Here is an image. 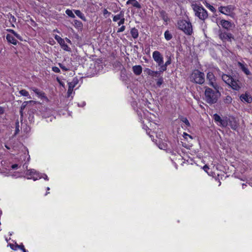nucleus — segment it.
<instances>
[{"instance_id": "nucleus-30", "label": "nucleus", "mask_w": 252, "mask_h": 252, "mask_svg": "<svg viewBox=\"0 0 252 252\" xmlns=\"http://www.w3.org/2000/svg\"><path fill=\"white\" fill-rule=\"evenodd\" d=\"M181 121L182 122H183L184 123H185L186 126L187 127H189L190 126V123H189V120L187 119V118H186L185 117H182L181 118Z\"/></svg>"}, {"instance_id": "nucleus-35", "label": "nucleus", "mask_w": 252, "mask_h": 252, "mask_svg": "<svg viewBox=\"0 0 252 252\" xmlns=\"http://www.w3.org/2000/svg\"><path fill=\"white\" fill-rule=\"evenodd\" d=\"M38 177H39L38 179H41V178H43L44 179H45L46 180H48V176H47V175H46L45 174L39 173Z\"/></svg>"}, {"instance_id": "nucleus-43", "label": "nucleus", "mask_w": 252, "mask_h": 252, "mask_svg": "<svg viewBox=\"0 0 252 252\" xmlns=\"http://www.w3.org/2000/svg\"><path fill=\"white\" fill-rule=\"evenodd\" d=\"M125 22V18L123 17L120 20V21L118 23V25L119 26L123 25Z\"/></svg>"}, {"instance_id": "nucleus-28", "label": "nucleus", "mask_w": 252, "mask_h": 252, "mask_svg": "<svg viewBox=\"0 0 252 252\" xmlns=\"http://www.w3.org/2000/svg\"><path fill=\"white\" fill-rule=\"evenodd\" d=\"M19 93L21 95L24 96H27L29 98H31V96L29 95V93L28 91H27L26 90H22L19 92Z\"/></svg>"}, {"instance_id": "nucleus-34", "label": "nucleus", "mask_w": 252, "mask_h": 252, "mask_svg": "<svg viewBox=\"0 0 252 252\" xmlns=\"http://www.w3.org/2000/svg\"><path fill=\"white\" fill-rule=\"evenodd\" d=\"M206 6L207 8H208L212 12H214L216 11L215 7L213 6L210 5V4L207 3L206 4Z\"/></svg>"}, {"instance_id": "nucleus-15", "label": "nucleus", "mask_w": 252, "mask_h": 252, "mask_svg": "<svg viewBox=\"0 0 252 252\" xmlns=\"http://www.w3.org/2000/svg\"><path fill=\"white\" fill-rule=\"evenodd\" d=\"M32 90L40 97L48 100L47 97L45 96V93L39 91L37 89L33 88Z\"/></svg>"}, {"instance_id": "nucleus-10", "label": "nucleus", "mask_w": 252, "mask_h": 252, "mask_svg": "<svg viewBox=\"0 0 252 252\" xmlns=\"http://www.w3.org/2000/svg\"><path fill=\"white\" fill-rule=\"evenodd\" d=\"M233 7L231 5H227L226 6H221L219 8V11L226 15H229L233 11Z\"/></svg>"}, {"instance_id": "nucleus-7", "label": "nucleus", "mask_w": 252, "mask_h": 252, "mask_svg": "<svg viewBox=\"0 0 252 252\" xmlns=\"http://www.w3.org/2000/svg\"><path fill=\"white\" fill-rule=\"evenodd\" d=\"M207 80L209 81V84L215 89H219V86L216 83V78L212 72H209L207 73Z\"/></svg>"}, {"instance_id": "nucleus-12", "label": "nucleus", "mask_w": 252, "mask_h": 252, "mask_svg": "<svg viewBox=\"0 0 252 252\" xmlns=\"http://www.w3.org/2000/svg\"><path fill=\"white\" fill-rule=\"evenodd\" d=\"M240 99L242 101L250 103L252 102V97L247 93L242 94L240 96Z\"/></svg>"}, {"instance_id": "nucleus-19", "label": "nucleus", "mask_w": 252, "mask_h": 252, "mask_svg": "<svg viewBox=\"0 0 252 252\" xmlns=\"http://www.w3.org/2000/svg\"><path fill=\"white\" fill-rule=\"evenodd\" d=\"M144 72L153 77H157V75L159 73V71H154L148 68L145 69Z\"/></svg>"}, {"instance_id": "nucleus-11", "label": "nucleus", "mask_w": 252, "mask_h": 252, "mask_svg": "<svg viewBox=\"0 0 252 252\" xmlns=\"http://www.w3.org/2000/svg\"><path fill=\"white\" fill-rule=\"evenodd\" d=\"M229 86L232 89L236 91L239 90L242 87L241 84L238 80H235L234 79L232 80V82L230 83Z\"/></svg>"}, {"instance_id": "nucleus-22", "label": "nucleus", "mask_w": 252, "mask_h": 252, "mask_svg": "<svg viewBox=\"0 0 252 252\" xmlns=\"http://www.w3.org/2000/svg\"><path fill=\"white\" fill-rule=\"evenodd\" d=\"M130 33L132 37L134 39L137 38L138 37L139 34L138 30L135 28L131 29Z\"/></svg>"}, {"instance_id": "nucleus-24", "label": "nucleus", "mask_w": 252, "mask_h": 252, "mask_svg": "<svg viewBox=\"0 0 252 252\" xmlns=\"http://www.w3.org/2000/svg\"><path fill=\"white\" fill-rule=\"evenodd\" d=\"M239 66L241 68L242 70L247 74L249 75L250 74V71L245 66V65L241 63H238Z\"/></svg>"}, {"instance_id": "nucleus-62", "label": "nucleus", "mask_w": 252, "mask_h": 252, "mask_svg": "<svg viewBox=\"0 0 252 252\" xmlns=\"http://www.w3.org/2000/svg\"><path fill=\"white\" fill-rule=\"evenodd\" d=\"M49 193V192H46L45 194V195H47V194H48Z\"/></svg>"}, {"instance_id": "nucleus-1", "label": "nucleus", "mask_w": 252, "mask_h": 252, "mask_svg": "<svg viewBox=\"0 0 252 252\" xmlns=\"http://www.w3.org/2000/svg\"><path fill=\"white\" fill-rule=\"evenodd\" d=\"M213 91L210 88L205 87V96L207 103L212 104L216 103L218 98L220 96V94L219 91V89H215Z\"/></svg>"}, {"instance_id": "nucleus-4", "label": "nucleus", "mask_w": 252, "mask_h": 252, "mask_svg": "<svg viewBox=\"0 0 252 252\" xmlns=\"http://www.w3.org/2000/svg\"><path fill=\"white\" fill-rule=\"evenodd\" d=\"M190 80L195 83L202 84L205 81L204 74L198 70H194L190 75Z\"/></svg>"}, {"instance_id": "nucleus-13", "label": "nucleus", "mask_w": 252, "mask_h": 252, "mask_svg": "<svg viewBox=\"0 0 252 252\" xmlns=\"http://www.w3.org/2000/svg\"><path fill=\"white\" fill-rule=\"evenodd\" d=\"M220 38L223 40H230L233 37L231 33L224 32L220 34Z\"/></svg>"}, {"instance_id": "nucleus-58", "label": "nucleus", "mask_w": 252, "mask_h": 252, "mask_svg": "<svg viewBox=\"0 0 252 252\" xmlns=\"http://www.w3.org/2000/svg\"><path fill=\"white\" fill-rule=\"evenodd\" d=\"M23 110H22V109H20V114H21V116H23Z\"/></svg>"}, {"instance_id": "nucleus-60", "label": "nucleus", "mask_w": 252, "mask_h": 252, "mask_svg": "<svg viewBox=\"0 0 252 252\" xmlns=\"http://www.w3.org/2000/svg\"><path fill=\"white\" fill-rule=\"evenodd\" d=\"M30 158V156H29V155H28V161H29Z\"/></svg>"}, {"instance_id": "nucleus-57", "label": "nucleus", "mask_w": 252, "mask_h": 252, "mask_svg": "<svg viewBox=\"0 0 252 252\" xmlns=\"http://www.w3.org/2000/svg\"><path fill=\"white\" fill-rule=\"evenodd\" d=\"M11 18H12V20L14 21V22H15L16 21V19L15 18L12 16V15H11Z\"/></svg>"}, {"instance_id": "nucleus-37", "label": "nucleus", "mask_w": 252, "mask_h": 252, "mask_svg": "<svg viewBox=\"0 0 252 252\" xmlns=\"http://www.w3.org/2000/svg\"><path fill=\"white\" fill-rule=\"evenodd\" d=\"M158 66H160V70L159 71V72H163V71H165L167 69V66H165L163 63L161 64V65H158Z\"/></svg>"}, {"instance_id": "nucleus-16", "label": "nucleus", "mask_w": 252, "mask_h": 252, "mask_svg": "<svg viewBox=\"0 0 252 252\" xmlns=\"http://www.w3.org/2000/svg\"><path fill=\"white\" fill-rule=\"evenodd\" d=\"M132 70L134 73L136 75H139L142 71V68L141 65H134L132 67Z\"/></svg>"}, {"instance_id": "nucleus-39", "label": "nucleus", "mask_w": 252, "mask_h": 252, "mask_svg": "<svg viewBox=\"0 0 252 252\" xmlns=\"http://www.w3.org/2000/svg\"><path fill=\"white\" fill-rule=\"evenodd\" d=\"M32 101H25L22 105V106H21V109H22V110H23L26 107L27 104L29 103V102H31Z\"/></svg>"}, {"instance_id": "nucleus-44", "label": "nucleus", "mask_w": 252, "mask_h": 252, "mask_svg": "<svg viewBox=\"0 0 252 252\" xmlns=\"http://www.w3.org/2000/svg\"><path fill=\"white\" fill-rule=\"evenodd\" d=\"M126 27L125 26H122L120 28H119L117 31V32H123L125 30Z\"/></svg>"}, {"instance_id": "nucleus-3", "label": "nucleus", "mask_w": 252, "mask_h": 252, "mask_svg": "<svg viewBox=\"0 0 252 252\" xmlns=\"http://www.w3.org/2000/svg\"><path fill=\"white\" fill-rule=\"evenodd\" d=\"M177 27L187 35H190L193 32L192 25L189 21L180 20L177 22Z\"/></svg>"}, {"instance_id": "nucleus-17", "label": "nucleus", "mask_w": 252, "mask_h": 252, "mask_svg": "<svg viewBox=\"0 0 252 252\" xmlns=\"http://www.w3.org/2000/svg\"><path fill=\"white\" fill-rule=\"evenodd\" d=\"M6 38L8 42L11 43L13 45H16L18 42L17 40L14 38V37L11 34H7Z\"/></svg>"}, {"instance_id": "nucleus-53", "label": "nucleus", "mask_w": 252, "mask_h": 252, "mask_svg": "<svg viewBox=\"0 0 252 252\" xmlns=\"http://www.w3.org/2000/svg\"><path fill=\"white\" fill-rule=\"evenodd\" d=\"M66 40V41L67 43H69L70 44H72V42H71V40H70L69 39H68V38L66 37V38L64 39V40Z\"/></svg>"}, {"instance_id": "nucleus-46", "label": "nucleus", "mask_w": 252, "mask_h": 252, "mask_svg": "<svg viewBox=\"0 0 252 252\" xmlns=\"http://www.w3.org/2000/svg\"><path fill=\"white\" fill-rule=\"evenodd\" d=\"M73 90L68 88L67 90V96L69 97L72 93Z\"/></svg>"}, {"instance_id": "nucleus-18", "label": "nucleus", "mask_w": 252, "mask_h": 252, "mask_svg": "<svg viewBox=\"0 0 252 252\" xmlns=\"http://www.w3.org/2000/svg\"><path fill=\"white\" fill-rule=\"evenodd\" d=\"M232 78L230 76L227 75L226 74H222V80L228 85H230V83L232 82Z\"/></svg>"}, {"instance_id": "nucleus-5", "label": "nucleus", "mask_w": 252, "mask_h": 252, "mask_svg": "<svg viewBox=\"0 0 252 252\" xmlns=\"http://www.w3.org/2000/svg\"><path fill=\"white\" fill-rule=\"evenodd\" d=\"M213 119L214 120L215 122L220 126L225 127H226L228 125L227 118H225L222 119L217 114H215L213 115Z\"/></svg>"}, {"instance_id": "nucleus-52", "label": "nucleus", "mask_w": 252, "mask_h": 252, "mask_svg": "<svg viewBox=\"0 0 252 252\" xmlns=\"http://www.w3.org/2000/svg\"><path fill=\"white\" fill-rule=\"evenodd\" d=\"M203 169L205 172H207V170L209 168L207 165H205L203 166Z\"/></svg>"}, {"instance_id": "nucleus-8", "label": "nucleus", "mask_w": 252, "mask_h": 252, "mask_svg": "<svg viewBox=\"0 0 252 252\" xmlns=\"http://www.w3.org/2000/svg\"><path fill=\"white\" fill-rule=\"evenodd\" d=\"M153 58L158 65L163 63V57L159 51H154L153 53Z\"/></svg>"}, {"instance_id": "nucleus-32", "label": "nucleus", "mask_w": 252, "mask_h": 252, "mask_svg": "<svg viewBox=\"0 0 252 252\" xmlns=\"http://www.w3.org/2000/svg\"><path fill=\"white\" fill-rule=\"evenodd\" d=\"M9 246L11 249L14 251H16L17 249H19L20 247L19 245H18L17 244H16L15 245L10 244Z\"/></svg>"}, {"instance_id": "nucleus-36", "label": "nucleus", "mask_w": 252, "mask_h": 252, "mask_svg": "<svg viewBox=\"0 0 252 252\" xmlns=\"http://www.w3.org/2000/svg\"><path fill=\"white\" fill-rule=\"evenodd\" d=\"M20 131L19 129V123L18 121L16 122V127H15V134H17Z\"/></svg>"}, {"instance_id": "nucleus-26", "label": "nucleus", "mask_w": 252, "mask_h": 252, "mask_svg": "<svg viewBox=\"0 0 252 252\" xmlns=\"http://www.w3.org/2000/svg\"><path fill=\"white\" fill-rule=\"evenodd\" d=\"M123 17H124V14L122 12H121L120 14L115 15L113 18V20L114 22H117L120 20Z\"/></svg>"}, {"instance_id": "nucleus-42", "label": "nucleus", "mask_w": 252, "mask_h": 252, "mask_svg": "<svg viewBox=\"0 0 252 252\" xmlns=\"http://www.w3.org/2000/svg\"><path fill=\"white\" fill-rule=\"evenodd\" d=\"M163 79L160 78L157 81V84L158 86H160L163 83Z\"/></svg>"}, {"instance_id": "nucleus-14", "label": "nucleus", "mask_w": 252, "mask_h": 252, "mask_svg": "<svg viewBox=\"0 0 252 252\" xmlns=\"http://www.w3.org/2000/svg\"><path fill=\"white\" fill-rule=\"evenodd\" d=\"M220 24L223 28L227 30L229 29L232 25L230 22L225 20H221L220 22Z\"/></svg>"}, {"instance_id": "nucleus-45", "label": "nucleus", "mask_w": 252, "mask_h": 252, "mask_svg": "<svg viewBox=\"0 0 252 252\" xmlns=\"http://www.w3.org/2000/svg\"><path fill=\"white\" fill-rule=\"evenodd\" d=\"M19 247H20L19 249H21L23 251V252H27V251H26L24 247V246L23 244L19 245Z\"/></svg>"}, {"instance_id": "nucleus-6", "label": "nucleus", "mask_w": 252, "mask_h": 252, "mask_svg": "<svg viewBox=\"0 0 252 252\" xmlns=\"http://www.w3.org/2000/svg\"><path fill=\"white\" fill-rule=\"evenodd\" d=\"M55 39L57 41V42L60 45L61 48L64 51H67L69 52H71V48L65 43L64 39L61 38L60 36L58 35H55L54 36Z\"/></svg>"}, {"instance_id": "nucleus-29", "label": "nucleus", "mask_w": 252, "mask_h": 252, "mask_svg": "<svg viewBox=\"0 0 252 252\" xmlns=\"http://www.w3.org/2000/svg\"><path fill=\"white\" fill-rule=\"evenodd\" d=\"M65 13L69 17H71V18H75V15L74 14V13L72 12V11L69 9H67L65 11Z\"/></svg>"}, {"instance_id": "nucleus-47", "label": "nucleus", "mask_w": 252, "mask_h": 252, "mask_svg": "<svg viewBox=\"0 0 252 252\" xmlns=\"http://www.w3.org/2000/svg\"><path fill=\"white\" fill-rule=\"evenodd\" d=\"M13 34L15 37H16L18 39L21 40V37L20 35L19 34H18L17 33H16L15 31H14V32H13Z\"/></svg>"}, {"instance_id": "nucleus-25", "label": "nucleus", "mask_w": 252, "mask_h": 252, "mask_svg": "<svg viewBox=\"0 0 252 252\" xmlns=\"http://www.w3.org/2000/svg\"><path fill=\"white\" fill-rule=\"evenodd\" d=\"M73 25L78 29H80L82 27L83 24L81 22L77 20H74L73 21Z\"/></svg>"}, {"instance_id": "nucleus-51", "label": "nucleus", "mask_w": 252, "mask_h": 252, "mask_svg": "<svg viewBox=\"0 0 252 252\" xmlns=\"http://www.w3.org/2000/svg\"><path fill=\"white\" fill-rule=\"evenodd\" d=\"M18 165L17 164H13L12 166H11V168L12 169H16L18 168Z\"/></svg>"}, {"instance_id": "nucleus-61", "label": "nucleus", "mask_w": 252, "mask_h": 252, "mask_svg": "<svg viewBox=\"0 0 252 252\" xmlns=\"http://www.w3.org/2000/svg\"><path fill=\"white\" fill-rule=\"evenodd\" d=\"M47 190H50V188L49 187H47Z\"/></svg>"}, {"instance_id": "nucleus-50", "label": "nucleus", "mask_w": 252, "mask_h": 252, "mask_svg": "<svg viewBox=\"0 0 252 252\" xmlns=\"http://www.w3.org/2000/svg\"><path fill=\"white\" fill-rule=\"evenodd\" d=\"M231 127L232 129H233L234 130H236L238 126L236 124H234V125H232L231 126Z\"/></svg>"}, {"instance_id": "nucleus-38", "label": "nucleus", "mask_w": 252, "mask_h": 252, "mask_svg": "<svg viewBox=\"0 0 252 252\" xmlns=\"http://www.w3.org/2000/svg\"><path fill=\"white\" fill-rule=\"evenodd\" d=\"M183 136L187 140H188V138H189L190 139H192V137L191 135L188 134V133L184 132L183 133Z\"/></svg>"}, {"instance_id": "nucleus-20", "label": "nucleus", "mask_w": 252, "mask_h": 252, "mask_svg": "<svg viewBox=\"0 0 252 252\" xmlns=\"http://www.w3.org/2000/svg\"><path fill=\"white\" fill-rule=\"evenodd\" d=\"M127 4H131L133 6L137 8H140L141 5L138 3V2L136 0H128L126 2Z\"/></svg>"}, {"instance_id": "nucleus-56", "label": "nucleus", "mask_w": 252, "mask_h": 252, "mask_svg": "<svg viewBox=\"0 0 252 252\" xmlns=\"http://www.w3.org/2000/svg\"><path fill=\"white\" fill-rule=\"evenodd\" d=\"M7 31H8L9 32L12 33V34H13V32H14V31L12 29H7Z\"/></svg>"}, {"instance_id": "nucleus-23", "label": "nucleus", "mask_w": 252, "mask_h": 252, "mask_svg": "<svg viewBox=\"0 0 252 252\" xmlns=\"http://www.w3.org/2000/svg\"><path fill=\"white\" fill-rule=\"evenodd\" d=\"M232 98L230 95H227L223 98V102L226 104H230L232 101Z\"/></svg>"}, {"instance_id": "nucleus-21", "label": "nucleus", "mask_w": 252, "mask_h": 252, "mask_svg": "<svg viewBox=\"0 0 252 252\" xmlns=\"http://www.w3.org/2000/svg\"><path fill=\"white\" fill-rule=\"evenodd\" d=\"M74 12L75 13V14L79 17L80 18H81L82 20H83L84 21H86V19L85 16H84V14H83L80 10H74Z\"/></svg>"}, {"instance_id": "nucleus-48", "label": "nucleus", "mask_w": 252, "mask_h": 252, "mask_svg": "<svg viewBox=\"0 0 252 252\" xmlns=\"http://www.w3.org/2000/svg\"><path fill=\"white\" fill-rule=\"evenodd\" d=\"M171 60L169 59L164 64L165 66H167L168 65H169L171 63Z\"/></svg>"}, {"instance_id": "nucleus-41", "label": "nucleus", "mask_w": 252, "mask_h": 252, "mask_svg": "<svg viewBox=\"0 0 252 252\" xmlns=\"http://www.w3.org/2000/svg\"><path fill=\"white\" fill-rule=\"evenodd\" d=\"M52 70L56 73H60V69H59V67H58L57 66H53L52 67Z\"/></svg>"}, {"instance_id": "nucleus-54", "label": "nucleus", "mask_w": 252, "mask_h": 252, "mask_svg": "<svg viewBox=\"0 0 252 252\" xmlns=\"http://www.w3.org/2000/svg\"><path fill=\"white\" fill-rule=\"evenodd\" d=\"M4 113V109L2 107H0V115Z\"/></svg>"}, {"instance_id": "nucleus-33", "label": "nucleus", "mask_w": 252, "mask_h": 252, "mask_svg": "<svg viewBox=\"0 0 252 252\" xmlns=\"http://www.w3.org/2000/svg\"><path fill=\"white\" fill-rule=\"evenodd\" d=\"M160 13L161 15L162 16L163 19L165 21H167V16L166 15L165 12L162 10L160 12Z\"/></svg>"}, {"instance_id": "nucleus-27", "label": "nucleus", "mask_w": 252, "mask_h": 252, "mask_svg": "<svg viewBox=\"0 0 252 252\" xmlns=\"http://www.w3.org/2000/svg\"><path fill=\"white\" fill-rule=\"evenodd\" d=\"M164 37L166 40H170L172 38V35L169 31H166L164 32Z\"/></svg>"}, {"instance_id": "nucleus-59", "label": "nucleus", "mask_w": 252, "mask_h": 252, "mask_svg": "<svg viewBox=\"0 0 252 252\" xmlns=\"http://www.w3.org/2000/svg\"><path fill=\"white\" fill-rule=\"evenodd\" d=\"M5 147L7 149H10V148L7 146V145H5Z\"/></svg>"}, {"instance_id": "nucleus-40", "label": "nucleus", "mask_w": 252, "mask_h": 252, "mask_svg": "<svg viewBox=\"0 0 252 252\" xmlns=\"http://www.w3.org/2000/svg\"><path fill=\"white\" fill-rule=\"evenodd\" d=\"M59 65L63 70L68 71L69 70L68 68L66 67L64 65H63V64H62L61 63H59Z\"/></svg>"}, {"instance_id": "nucleus-2", "label": "nucleus", "mask_w": 252, "mask_h": 252, "mask_svg": "<svg viewBox=\"0 0 252 252\" xmlns=\"http://www.w3.org/2000/svg\"><path fill=\"white\" fill-rule=\"evenodd\" d=\"M191 6L195 15L199 19L204 21L208 18V15L207 10L201 4L192 3Z\"/></svg>"}, {"instance_id": "nucleus-55", "label": "nucleus", "mask_w": 252, "mask_h": 252, "mask_svg": "<svg viewBox=\"0 0 252 252\" xmlns=\"http://www.w3.org/2000/svg\"><path fill=\"white\" fill-rule=\"evenodd\" d=\"M7 31H8L9 32L12 33V34H13V32H14V31L12 29H7Z\"/></svg>"}, {"instance_id": "nucleus-31", "label": "nucleus", "mask_w": 252, "mask_h": 252, "mask_svg": "<svg viewBox=\"0 0 252 252\" xmlns=\"http://www.w3.org/2000/svg\"><path fill=\"white\" fill-rule=\"evenodd\" d=\"M77 82L73 80L71 82L68 83V88L73 90V88L75 87V85L77 84Z\"/></svg>"}, {"instance_id": "nucleus-49", "label": "nucleus", "mask_w": 252, "mask_h": 252, "mask_svg": "<svg viewBox=\"0 0 252 252\" xmlns=\"http://www.w3.org/2000/svg\"><path fill=\"white\" fill-rule=\"evenodd\" d=\"M103 13L104 15H105L106 14H109V15L110 14V13L109 12H108L106 9H104L103 10Z\"/></svg>"}, {"instance_id": "nucleus-9", "label": "nucleus", "mask_w": 252, "mask_h": 252, "mask_svg": "<svg viewBox=\"0 0 252 252\" xmlns=\"http://www.w3.org/2000/svg\"><path fill=\"white\" fill-rule=\"evenodd\" d=\"M39 173L37 172L34 169H30L27 171L26 175L28 176V179H33L34 181L38 179Z\"/></svg>"}]
</instances>
